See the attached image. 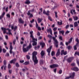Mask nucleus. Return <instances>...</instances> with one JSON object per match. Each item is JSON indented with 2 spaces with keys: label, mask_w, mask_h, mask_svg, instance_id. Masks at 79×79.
<instances>
[{
  "label": "nucleus",
  "mask_w": 79,
  "mask_h": 79,
  "mask_svg": "<svg viewBox=\"0 0 79 79\" xmlns=\"http://www.w3.org/2000/svg\"><path fill=\"white\" fill-rule=\"evenodd\" d=\"M37 55V52L34 51L32 53V59L33 61L34 62V65L37 64L38 63V60L36 56V55Z\"/></svg>",
  "instance_id": "f257e3e1"
},
{
  "label": "nucleus",
  "mask_w": 79,
  "mask_h": 79,
  "mask_svg": "<svg viewBox=\"0 0 79 79\" xmlns=\"http://www.w3.org/2000/svg\"><path fill=\"white\" fill-rule=\"evenodd\" d=\"M53 40L54 41V45L56 46V48H58V41L55 39V37H52Z\"/></svg>",
  "instance_id": "f03ea898"
},
{
  "label": "nucleus",
  "mask_w": 79,
  "mask_h": 79,
  "mask_svg": "<svg viewBox=\"0 0 79 79\" xmlns=\"http://www.w3.org/2000/svg\"><path fill=\"white\" fill-rule=\"evenodd\" d=\"M10 50L9 52L10 54H12L13 53V46H12V43L11 42H10Z\"/></svg>",
  "instance_id": "7ed1b4c3"
},
{
  "label": "nucleus",
  "mask_w": 79,
  "mask_h": 79,
  "mask_svg": "<svg viewBox=\"0 0 79 79\" xmlns=\"http://www.w3.org/2000/svg\"><path fill=\"white\" fill-rule=\"evenodd\" d=\"M1 29L2 31H3V34H6V30H8V31L9 30H10V29H9L8 28L6 29L4 27H2Z\"/></svg>",
  "instance_id": "20e7f679"
},
{
  "label": "nucleus",
  "mask_w": 79,
  "mask_h": 79,
  "mask_svg": "<svg viewBox=\"0 0 79 79\" xmlns=\"http://www.w3.org/2000/svg\"><path fill=\"white\" fill-rule=\"evenodd\" d=\"M74 76H75V73L73 72L72 73V75H70V76L66 77L65 79H70V78H71L72 79H74Z\"/></svg>",
  "instance_id": "39448f33"
},
{
  "label": "nucleus",
  "mask_w": 79,
  "mask_h": 79,
  "mask_svg": "<svg viewBox=\"0 0 79 79\" xmlns=\"http://www.w3.org/2000/svg\"><path fill=\"white\" fill-rule=\"evenodd\" d=\"M58 66H59V65L57 64H53L50 65V68L52 69H53V68H57Z\"/></svg>",
  "instance_id": "423d86ee"
},
{
  "label": "nucleus",
  "mask_w": 79,
  "mask_h": 79,
  "mask_svg": "<svg viewBox=\"0 0 79 79\" xmlns=\"http://www.w3.org/2000/svg\"><path fill=\"white\" fill-rule=\"evenodd\" d=\"M71 69L73 71H76V72H77V71H79V68L76 67H73L71 68Z\"/></svg>",
  "instance_id": "0eeeda50"
},
{
  "label": "nucleus",
  "mask_w": 79,
  "mask_h": 79,
  "mask_svg": "<svg viewBox=\"0 0 79 79\" xmlns=\"http://www.w3.org/2000/svg\"><path fill=\"white\" fill-rule=\"evenodd\" d=\"M43 13L47 16H49V15H50V11H49V10H47L46 13V11H45V10H44L43 12Z\"/></svg>",
  "instance_id": "6e6552de"
},
{
  "label": "nucleus",
  "mask_w": 79,
  "mask_h": 79,
  "mask_svg": "<svg viewBox=\"0 0 79 79\" xmlns=\"http://www.w3.org/2000/svg\"><path fill=\"white\" fill-rule=\"evenodd\" d=\"M73 57H70L67 59V61L69 63H71L73 60Z\"/></svg>",
  "instance_id": "1a4fd4ad"
},
{
  "label": "nucleus",
  "mask_w": 79,
  "mask_h": 79,
  "mask_svg": "<svg viewBox=\"0 0 79 79\" xmlns=\"http://www.w3.org/2000/svg\"><path fill=\"white\" fill-rule=\"evenodd\" d=\"M16 61V59L15 58L14 59L12 60L11 61H10V64H12L13 63L14 64H15V63Z\"/></svg>",
  "instance_id": "9d476101"
},
{
  "label": "nucleus",
  "mask_w": 79,
  "mask_h": 79,
  "mask_svg": "<svg viewBox=\"0 0 79 79\" xmlns=\"http://www.w3.org/2000/svg\"><path fill=\"white\" fill-rule=\"evenodd\" d=\"M11 28L12 30H13V29H14V31H15L17 29H18V26H16L14 28V26L13 25L11 27Z\"/></svg>",
  "instance_id": "9b49d317"
},
{
  "label": "nucleus",
  "mask_w": 79,
  "mask_h": 79,
  "mask_svg": "<svg viewBox=\"0 0 79 79\" xmlns=\"http://www.w3.org/2000/svg\"><path fill=\"white\" fill-rule=\"evenodd\" d=\"M77 42L76 45H75L76 47H79V40H78V38H77L75 40Z\"/></svg>",
  "instance_id": "f8f14e48"
},
{
  "label": "nucleus",
  "mask_w": 79,
  "mask_h": 79,
  "mask_svg": "<svg viewBox=\"0 0 79 79\" xmlns=\"http://www.w3.org/2000/svg\"><path fill=\"white\" fill-rule=\"evenodd\" d=\"M60 49H58L57 50V52L56 53V57L58 56H60Z\"/></svg>",
  "instance_id": "ddd939ff"
},
{
  "label": "nucleus",
  "mask_w": 79,
  "mask_h": 79,
  "mask_svg": "<svg viewBox=\"0 0 79 79\" xmlns=\"http://www.w3.org/2000/svg\"><path fill=\"white\" fill-rule=\"evenodd\" d=\"M19 23L20 24H23L24 23V21L23 19H22L21 18H20L19 19Z\"/></svg>",
  "instance_id": "4468645a"
},
{
  "label": "nucleus",
  "mask_w": 79,
  "mask_h": 79,
  "mask_svg": "<svg viewBox=\"0 0 79 79\" xmlns=\"http://www.w3.org/2000/svg\"><path fill=\"white\" fill-rule=\"evenodd\" d=\"M23 52L24 53H26V52H27L29 50L27 48H23Z\"/></svg>",
  "instance_id": "2eb2a0df"
},
{
  "label": "nucleus",
  "mask_w": 79,
  "mask_h": 79,
  "mask_svg": "<svg viewBox=\"0 0 79 79\" xmlns=\"http://www.w3.org/2000/svg\"><path fill=\"white\" fill-rule=\"evenodd\" d=\"M27 15H30L29 17V18H32L33 16V15L32 14H31V12H28L27 13Z\"/></svg>",
  "instance_id": "dca6fc26"
},
{
  "label": "nucleus",
  "mask_w": 79,
  "mask_h": 79,
  "mask_svg": "<svg viewBox=\"0 0 79 79\" xmlns=\"http://www.w3.org/2000/svg\"><path fill=\"white\" fill-rule=\"evenodd\" d=\"M52 48V46H51L50 47L47 49V52L48 53L50 52H51V50Z\"/></svg>",
  "instance_id": "f3484780"
},
{
  "label": "nucleus",
  "mask_w": 79,
  "mask_h": 79,
  "mask_svg": "<svg viewBox=\"0 0 79 79\" xmlns=\"http://www.w3.org/2000/svg\"><path fill=\"white\" fill-rule=\"evenodd\" d=\"M32 47V45L30 43L29 45L27 46V48L28 49V50H29V49H31V48Z\"/></svg>",
  "instance_id": "a211bd4d"
},
{
  "label": "nucleus",
  "mask_w": 79,
  "mask_h": 79,
  "mask_svg": "<svg viewBox=\"0 0 79 79\" xmlns=\"http://www.w3.org/2000/svg\"><path fill=\"white\" fill-rule=\"evenodd\" d=\"M40 44L41 45L42 48H44V47H45V43L41 42L40 43Z\"/></svg>",
  "instance_id": "6ab92c4d"
},
{
  "label": "nucleus",
  "mask_w": 79,
  "mask_h": 79,
  "mask_svg": "<svg viewBox=\"0 0 79 79\" xmlns=\"http://www.w3.org/2000/svg\"><path fill=\"white\" fill-rule=\"evenodd\" d=\"M39 63L40 65H43L44 64V60L43 59H40V60Z\"/></svg>",
  "instance_id": "aec40b11"
},
{
  "label": "nucleus",
  "mask_w": 79,
  "mask_h": 79,
  "mask_svg": "<svg viewBox=\"0 0 79 79\" xmlns=\"http://www.w3.org/2000/svg\"><path fill=\"white\" fill-rule=\"evenodd\" d=\"M41 55L42 56L44 57V56L45 55V51H44L43 50H42L41 52Z\"/></svg>",
  "instance_id": "412c9836"
},
{
  "label": "nucleus",
  "mask_w": 79,
  "mask_h": 79,
  "mask_svg": "<svg viewBox=\"0 0 79 79\" xmlns=\"http://www.w3.org/2000/svg\"><path fill=\"white\" fill-rule=\"evenodd\" d=\"M32 42V45H33V46L36 45L37 44V42H35V41H33Z\"/></svg>",
  "instance_id": "4be33fe9"
},
{
  "label": "nucleus",
  "mask_w": 79,
  "mask_h": 79,
  "mask_svg": "<svg viewBox=\"0 0 79 79\" xmlns=\"http://www.w3.org/2000/svg\"><path fill=\"white\" fill-rule=\"evenodd\" d=\"M25 4H27V5H29L31 3V1L26 0V1L25 2Z\"/></svg>",
  "instance_id": "5701e85b"
},
{
  "label": "nucleus",
  "mask_w": 79,
  "mask_h": 79,
  "mask_svg": "<svg viewBox=\"0 0 79 79\" xmlns=\"http://www.w3.org/2000/svg\"><path fill=\"white\" fill-rule=\"evenodd\" d=\"M73 18L74 20V21H77V19H78V17H77V16H73Z\"/></svg>",
  "instance_id": "b1692460"
},
{
  "label": "nucleus",
  "mask_w": 79,
  "mask_h": 79,
  "mask_svg": "<svg viewBox=\"0 0 79 79\" xmlns=\"http://www.w3.org/2000/svg\"><path fill=\"white\" fill-rule=\"evenodd\" d=\"M59 32L60 34H62V35H64V31L63 30L62 31H59Z\"/></svg>",
  "instance_id": "393cba45"
},
{
  "label": "nucleus",
  "mask_w": 79,
  "mask_h": 79,
  "mask_svg": "<svg viewBox=\"0 0 79 79\" xmlns=\"http://www.w3.org/2000/svg\"><path fill=\"white\" fill-rule=\"evenodd\" d=\"M77 26H78L77 22H75L74 23V27H77Z\"/></svg>",
  "instance_id": "a878e982"
},
{
  "label": "nucleus",
  "mask_w": 79,
  "mask_h": 79,
  "mask_svg": "<svg viewBox=\"0 0 79 79\" xmlns=\"http://www.w3.org/2000/svg\"><path fill=\"white\" fill-rule=\"evenodd\" d=\"M30 34L31 35H30V37H33L34 36H33V34H33V31H32L30 32Z\"/></svg>",
  "instance_id": "bb28decb"
},
{
  "label": "nucleus",
  "mask_w": 79,
  "mask_h": 79,
  "mask_svg": "<svg viewBox=\"0 0 79 79\" xmlns=\"http://www.w3.org/2000/svg\"><path fill=\"white\" fill-rule=\"evenodd\" d=\"M51 31H52V29L51 28H50L49 29H47V31L48 33H49V32H50Z\"/></svg>",
  "instance_id": "cd10ccee"
},
{
  "label": "nucleus",
  "mask_w": 79,
  "mask_h": 79,
  "mask_svg": "<svg viewBox=\"0 0 79 79\" xmlns=\"http://www.w3.org/2000/svg\"><path fill=\"white\" fill-rule=\"evenodd\" d=\"M42 20L40 18H38V23H41L42 22Z\"/></svg>",
  "instance_id": "c85d7f7f"
},
{
  "label": "nucleus",
  "mask_w": 79,
  "mask_h": 79,
  "mask_svg": "<svg viewBox=\"0 0 79 79\" xmlns=\"http://www.w3.org/2000/svg\"><path fill=\"white\" fill-rule=\"evenodd\" d=\"M23 64L24 65H27L29 64V61H26Z\"/></svg>",
  "instance_id": "c756f323"
},
{
  "label": "nucleus",
  "mask_w": 79,
  "mask_h": 79,
  "mask_svg": "<svg viewBox=\"0 0 79 79\" xmlns=\"http://www.w3.org/2000/svg\"><path fill=\"white\" fill-rule=\"evenodd\" d=\"M34 8H33L32 9L29 10L28 11V13H31V12H34Z\"/></svg>",
  "instance_id": "7c9ffc66"
},
{
  "label": "nucleus",
  "mask_w": 79,
  "mask_h": 79,
  "mask_svg": "<svg viewBox=\"0 0 79 79\" xmlns=\"http://www.w3.org/2000/svg\"><path fill=\"white\" fill-rule=\"evenodd\" d=\"M31 38H32L33 41H35H35H36V42L37 41V39H35L34 38V36H33V37H31Z\"/></svg>",
  "instance_id": "2f4dec72"
},
{
  "label": "nucleus",
  "mask_w": 79,
  "mask_h": 79,
  "mask_svg": "<svg viewBox=\"0 0 79 79\" xmlns=\"http://www.w3.org/2000/svg\"><path fill=\"white\" fill-rule=\"evenodd\" d=\"M15 66L17 68H19V64L18 63H15Z\"/></svg>",
  "instance_id": "473e14b6"
},
{
  "label": "nucleus",
  "mask_w": 79,
  "mask_h": 79,
  "mask_svg": "<svg viewBox=\"0 0 79 79\" xmlns=\"http://www.w3.org/2000/svg\"><path fill=\"white\" fill-rule=\"evenodd\" d=\"M11 30H9L8 31V34L9 35H12V33L11 32Z\"/></svg>",
  "instance_id": "72a5a7b5"
},
{
  "label": "nucleus",
  "mask_w": 79,
  "mask_h": 79,
  "mask_svg": "<svg viewBox=\"0 0 79 79\" xmlns=\"http://www.w3.org/2000/svg\"><path fill=\"white\" fill-rule=\"evenodd\" d=\"M64 50H63L61 51L60 55H63L64 53Z\"/></svg>",
  "instance_id": "f704fd0d"
},
{
  "label": "nucleus",
  "mask_w": 79,
  "mask_h": 79,
  "mask_svg": "<svg viewBox=\"0 0 79 79\" xmlns=\"http://www.w3.org/2000/svg\"><path fill=\"white\" fill-rule=\"evenodd\" d=\"M5 56H7V57L10 56V54L9 53H6V54L5 55Z\"/></svg>",
  "instance_id": "c9c22d12"
},
{
  "label": "nucleus",
  "mask_w": 79,
  "mask_h": 79,
  "mask_svg": "<svg viewBox=\"0 0 79 79\" xmlns=\"http://www.w3.org/2000/svg\"><path fill=\"white\" fill-rule=\"evenodd\" d=\"M62 21H61V22H58L57 23L58 25H59V26H61V25L62 24Z\"/></svg>",
  "instance_id": "e433bc0d"
},
{
  "label": "nucleus",
  "mask_w": 79,
  "mask_h": 79,
  "mask_svg": "<svg viewBox=\"0 0 79 79\" xmlns=\"http://www.w3.org/2000/svg\"><path fill=\"white\" fill-rule=\"evenodd\" d=\"M3 64L4 65H6V60H4L3 61Z\"/></svg>",
  "instance_id": "4c0bfd02"
},
{
  "label": "nucleus",
  "mask_w": 79,
  "mask_h": 79,
  "mask_svg": "<svg viewBox=\"0 0 79 79\" xmlns=\"http://www.w3.org/2000/svg\"><path fill=\"white\" fill-rule=\"evenodd\" d=\"M72 41H73V38H71L69 40V43H71V42H72Z\"/></svg>",
  "instance_id": "58836bf2"
},
{
  "label": "nucleus",
  "mask_w": 79,
  "mask_h": 79,
  "mask_svg": "<svg viewBox=\"0 0 79 79\" xmlns=\"http://www.w3.org/2000/svg\"><path fill=\"white\" fill-rule=\"evenodd\" d=\"M75 55H77L79 56V52H76L75 53Z\"/></svg>",
  "instance_id": "ea45409f"
},
{
  "label": "nucleus",
  "mask_w": 79,
  "mask_h": 79,
  "mask_svg": "<svg viewBox=\"0 0 79 79\" xmlns=\"http://www.w3.org/2000/svg\"><path fill=\"white\" fill-rule=\"evenodd\" d=\"M36 23V25H35V27L36 28H37L38 27V26H39V25H38V24H37V21H35Z\"/></svg>",
  "instance_id": "a19ab883"
},
{
  "label": "nucleus",
  "mask_w": 79,
  "mask_h": 79,
  "mask_svg": "<svg viewBox=\"0 0 79 79\" xmlns=\"http://www.w3.org/2000/svg\"><path fill=\"white\" fill-rule=\"evenodd\" d=\"M62 72H63V71H62V70H60L59 71V73L60 74H61L62 73Z\"/></svg>",
  "instance_id": "79ce46f5"
},
{
  "label": "nucleus",
  "mask_w": 79,
  "mask_h": 79,
  "mask_svg": "<svg viewBox=\"0 0 79 79\" xmlns=\"http://www.w3.org/2000/svg\"><path fill=\"white\" fill-rule=\"evenodd\" d=\"M6 16L7 17H8V18H10V15L9 14H7L6 15Z\"/></svg>",
  "instance_id": "37998d69"
},
{
  "label": "nucleus",
  "mask_w": 79,
  "mask_h": 79,
  "mask_svg": "<svg viewBox=\"0 0 79 79\" xmlns=\"http://www.w3.org/2000/svg\"><path fill=\"white\" fill-rule=\"evenodd\" d=\"M48 19L50 21H52V18H51V17H50V16H48Z\"/></svg>",
  "instance_id": "c03bdc74"
},
{
  "label": "nucleus",
  "mask_w": 79,
  "mask_h": 79,
  "mask_svg": "<svg viewBox=\"0 0 79 79\" xmlns=\"http://www.w3.org/2000/svg\"><path fill=\"white\" fill-rule=\"evenodd\" d=\"M59 39L60 40H63V37H62V36H59Z\"/></svg>",
  "instance_id": "a18cd8bd"
},
{
  "label": "nucleus",
  "mask_w": 79,
  "mask_h": 79,
  "mask_svg": "<svg viewBox=\"0 0 79 79\" xmlns=\"http://www.w3.org/2000/svg\"><path fill=\"white\" fill-rule=\"evenodd\" d=\"M55 16L56 18H58V15H57V12H55Z\"/></svg>",
  "instance_id": "49530a36"
},
{
  "label": "nucleus",
  "mask_w": 79,
  "mask_h": 79,
  "mask_svg": "<svg viewBox=\"0 0 79 79\" xmlns=\"http://www.w3.org/2000/svg\"><path fill=\"white\" fill-rule=\"evenodd\" d=\"M5 10H6L5 11L6 12H8V7H7Z\"/></svg>",
  "instance_id": "de8ad7c7"
},
{
  "label": "nucleus",
  "mask_w": 79,
  "mask_h": 79,
  "mask_svg": "<svg viewBox=\"0 0 79 79\" xmlns=\"http://www.w3.org/2000/svg\"><path fill=\"white\" fill-rule=\"evenodd\" d=\"M26 46H27V44H23V48H25V47H26Z\"/></svg>",
  "instance_id": "09e8293b"
},
{
  "label": "nucleus",
  "mask_w": 79,
  "mask_h": 79,
  "mask_svg": "<svg viewBox=\"0 0 79 79\" xmlns=\"http://www.w3.org/2000/svg\"><path fill=\"white\" fill-rule=\"evenodd\" d=\"M48 37H49V39H51L52 38V35H48Z\"/></svg>",
  "instance_id": "8fccbe9b"
},
{
  "label": "nucleus",
  "mask_w": 79,
  "mask_h": 79,
  "mask_svg": "<svg viewBox=\"0 0 79 79\" xmlns=\"http://www.w3.org/2000/svg\"><path fill=\"white\" fill-rule=\"evenodd\" d=\"M54 54H55V52H54V51H52L51 53L52 56H54Z\"/></svg>",
  "instance_id": "3c124183"
},
{
  "label": "nucleus",
  "mask_w": 79,
  "mask_h": 79,
  "mask_svg": "<svg viewBox=\"0 0 79 79\" xmlns=\"http://www.w3.org/2000/svg\"><path fill=\"white\" fill-rule=\"evenodd\" d=\"M63 55H67V51H64Z\"/></svg>",
  "instance_id": "603ef678"
},
{
  "label": "nucleus",
  "mask_w": 79,
  "mask_h": 79,
  "mask_svg": "<svg viewBox=\"0 0 79 79\" xmlns=\"http://www.w3.org/2000/svg\"><path fill=\"white\" fill-rule=\"evenodd\" d=\"M2 47L1 46H0V53H1V52H2Z\"/></svg>",
  "instance_id": "864d4df0"
},
{
  "label": "nucleus",
  "mask_w": 79,
  "mask_h": 79,
  "mask_svg": "<svg viewBox=\"0 0 79 79\" xmlns=\"http://www.w3.org/2000/svg\"><path fill=\"white\" fill-rule=\"evenodd\" d=\"M35 20L34 19H32L31 21H30V23H33L34 22Z\"/></svg>",
  "instance_id": "5fc2aeb1"
},
{
  "label": "nucleus",
  "mask_w": 79,
  "mask_h": 79,
  "mask_svg": "<svg viewBox=\"0 0 79 79\" xmlns=\"http://www.w3.org/2000/svg\"><path fill=\"white\" fill-rule=\"evenodd\" d=\"M8 68L9 69H10L11 68V65L10 64H9L8 65Z\"/></svg>",
  "instance_id": "6e6d98bb"
},
{
  "label": "nucleus",
  "mask_w": 79,
  "mask_h": 79,
  "mask_svg": "<svg viewBox=\"0 0 79 79\" xmlns=\"http://www.w3.org/2000/svg\"><path fill=\"white\" fill-rule=\"evenodd\" d=\"M3 53H6V50H5V49L3 48Z\"/></svg>",
  "instance_id": "4d7b16f0"
},
{
  "label": "nucleus",
  "mask_w": 79,
  "mask_h": 79,
  "mask_svg": "<svg viewBox=\"0 0 79 79\" xmlns=\"http://www.w3.org/2000/svg\"><path fill=\"white\" fill-rule=\"evenodd\" d=\"M60 45H62V46H64V44H63V42H61L60 43Z\"/></svg>",
  "instance_id": "13d9d810"
},
{
  "label": "nucleus",
  "mask_w": 79,
  "mask_h": 79,
  "mask_svg": "<svg viewBox=\"0 0 79 79\" xmlns=\"http://www.w3.org/2000/svg\"><path fill=\"white\" fill-rule=\"evenodd\" d=\"M27 57L28 60H29V59H30V56L28 55H27Z\"/></svg>",
  "instance_id": "bf43d9fd"
},
{
  "label": "nucleus",
  "mask_w": 79,
  "mask_h": 79,
  "mask_svg": "<svg viewBox=\"0 0 79 79\" xmlns=\"http://www.w3.org/2000/svg\"><path fill=\"white\" fill-rule=\"evenodd\" d=\"M5 12H4L2 14V15H1L2 16H3L4 17V16H5Z\"/></svg>",
  "instance_id": "052dcab7"
},
{
  "label": "nucleus",
  "mask_w": 79,
  "mask_h": 79,
  "mask_svg": "<svg viewBox=\"0 0 79 79\" xmlns=\"http://www.w3.org/2000/svg\"><path fill=\"white\" fill-rule=\"evenodd\" d=\"M3 16H2V15H1L0 16V19L2 20V19H3Z\"/></svg>",
  "instance_id": "680f3d73"
},
{
  "label": "nucleus",
  "mask_w": 79,
  "mask_h": 79,
  "mask_svg": "<svg viewBox=\"0 0 79 79\" xmlns=\"http://www.w3.org/2000/svg\"><path fill=\"white\" fill-rule=\"evenodd\" d=\"M37 28L39 31H41V28L40 27H38Z\"/></svg>",
  "instance_id": "e2e57ef3"
},
{
  "label": "nucleus",
  "mask_w": 79,
  "mask_h": 79,
  "mask_svg": "<svg viewBox=\"0 0 79 79\" xmlns=\"http://www.w3.org/2000/svg\"><path fill=\"white\" fill-rule=\"evenodd\" d=\"M69 27V25L68 24L66 26V29H68Z\"/></svg>",
  "instance_id": "0e129e2a"
},
{
  "label": "nucleus",
  "mask_w": 79,
  "mask_h": 79,
  "mask_svg": "<svg viewBox=\"0 0 79 79\" xmlns=\"http://www.w3.org/2000/svg\"><path fill=\"white\" fill-rule=\"evenodd\" d=\"M77 63L78 66H79V61L78 60H77Z\"/></svg>",
  "instance_id": "69168bd1"
},
{
  "label": "nucleus",
  "mask_w": 79,
  "mask_h": 79,
  "mask_svg": "<svg viewBox=\"0 0 79 79\" xmlns=\"http://www.w3.org/2000/svg\"><path fill=\"white\" fill-rule=\"evenodd\" d=\"M68 50H71V46H69L67 47Z\"/></svg>",
  "instance_id": "338daca9"
},
{
  "label": "nucleus",
  "mask_w": 79,
  "mask_h": 79,
  "mask_svg": "<svg viewBox=\"0 0 79 79\" xmlns=\"http://www.w3.org/2000/svg\"><path fill=\"white\" fill-rule=\"evenodd\" d=\"M53 71L55 73H56V69H54Z\"/></svg>",
  "instance_id": "774afa93"
}]
</instances>
